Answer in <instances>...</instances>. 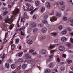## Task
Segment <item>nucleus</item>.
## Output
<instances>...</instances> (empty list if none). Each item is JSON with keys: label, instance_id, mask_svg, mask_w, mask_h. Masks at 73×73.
I'll list each match as a JSON object with an SVG mask.
<instances>
[{"label": "nucleus", "instance_id": "obj_25", "mask_svg": "<svg viewBox=\"0 0 73 73\" xmlns=\"http://www.w3.org/2000/svg\"><path fill=\"white\" fill-rule=\"evenodd\" d=\"M42 22L43 24H47L48 23V21L46 20H42Z\"/></svg>", "mask_w": 73, "mask_h": 73}, {"label": "nucleus", "instance_id": "obj_32", "mask_svg": "<svg viewBox=\"0 0 73 73\" xmlns=\"http://www.w3.org/2000/svg\"><path fill=\"white\" fill-rule=\"evenodd\" d=\"M23 54V52L21 53H18V55L19 57H21V56H22Z\"/></svg>", "mask_w": 73, "mask_h": 73}, {"label": "nucleus", "instance_id": "obj_37", "mask_svg": "<svg viewBox=\"0 0 73 73\" xmlns=\"http://www.w3.org/2000/svg\"><path fill=\"white\" fill-rule=\"evenodd\" d=\"M18 62H23L24 60H23V59L20 58L18 60Z\"/></svg>", "mask_w": 73, "mask_h": 73}, {"label": "nucleus", "instance_id": "obj_60", "mask_svg": "<svg viewBox=\"0 0 73 73\" xmlns=\"http://www.w3.org/2000/svg\"><path fill=\"white\" fill-rule=\"evenodd\" d=\"M24 62H27V63H29V61L25 60L24 61Z\"/></svg>", "mask_w": 73, "mask_h": 73}, {"label": "nucleus", "instance_id": "obj_27", "mask_svg": "<svg viewBox=\"0 0 73 73\" xmlns=\"http://www.w3.org/2000/svg\"><path fill=\"white\" fill-rule=\"evenodd\" d=\"M43 25L41 23H38L37 25V27L39 28H41V27H42Z\"/></svg>", "mask_w": 73, "mask_h": 73}, {"label": "nucleus", "instance_id": "obj_18", "mask_svg": "<svg viewBox=\"0 0 73 73\" xmlns=\"http://www.w3.org/2000/svg\"><path fill=\"white\" fill-rule=\"evenodd\" d=\"M24 20H25V18L24 17H22L21 18V23H24Z\"/></svg>", "mask_w": 73, "mask_h": 73}, {"label": "nucleus", "instance_id": "obj_2", "mask_svg": "<svg viewBox=\"0 0 73 73\" xmlns=\"http://www.w3.org/2000/svg\"><path fill=\"white\" fill-rule=\"evenodd\" d=\"M50 20L52 23H53V22H54V21H57V18L55 16H53L50 17Z\"/></svg>", "mask_w": 73, "mask_h": 73}, {"label": "nucleus", "instance_id": "obj_35", "mask_svg": "<svg viewBox=\"0 0 73 73\" xmlns=\"http://www.w3.org/2000/svg\"><path fill=\"white\" fill-rule=\"evenodd\" d=\"M67 62L68 64H70L72 62V60H67Z\"/></svg>", "mask_w": 73, "mask_h": 73}, {"label": "nucleus", "instance_id": "obj_13", "mask_svg": "<svg viewBox=\"0 0 73 73\" xmlns=\"http://www.w3.org/2000/svg\"><path fill=\"white\" fill-rule=\"evenodd\" d=\"M45 10V8L44 7H42V8L41 9V11L42 13H43L44 12Z\"/></svg>", "mask_w": 73, "mask_h": 73}, {"label": "nucleus", "instance_id": "obj_58", "mask_svg": "<svg viewBox=\"0 0 73 73\" xmlns=\"http://www.w3.org/2000/svg\"><path fill=\"white\" fill-rule=\"evenodd\" d=\"M68 53H73V52L71 50H68Z\"/></svg>", "mask_w": 73, "mask_h": 73}, {"label": "nucleus", "instance_id": "obj_34", "mask_svg": "<svg viewBox=\"0 0 73 73\" xmlns=\"http://www.w3.org/2000/svg\"><path fill=\"white\" fill-rule=\"evenodd\" d=\"M70 11V8L69 7H68L66 10V12H69V11Z\"/></svg>", "mask_w": 73, "mask_h": 73}, {"label": "nucleus", "instance_id": "obj_59", "mask_svg": "<svg viewBox=\"0 0 73 73\" xmlns=\"http://www.w3.org/2000/svg\"><path fill=\"white\" fill-rule=\"evenodd\" d=\"M21 35H23V36H24V34L23 33V31H21Z\"/></svg>", "mask_w": 73, "mask_h": 73}, {"label": "nucleus", "instance_id": "obj_24", "mask_svg": "<svg viewBox=\"0 0 73 73\" xmlns=\"http://www.w3.org/2000/svg\"><path fill=\"white\" fill-rule=\"evenodd\" d=\"M46 37L45 36H42L40 38V40L41 41H43L45 40Z\"/></svg>", "mask_w": 73, "mask_h": 73}, {"label": "nucleus", "instance_id": "obj_23", "mask_svg": "<svg viewBox=\"0 0 73 73\" xmlns=\"http://www.w3.org/2000/svg\"><path fill=\"white\" fill-rule=\"evenodd\" d=\"M51 34L52 36L53 37H56L57 35V33H51Z\"/></svg>", "mask_w": 73, "mask_h": 73}, {"label": "nucleus", "instance_id": "obj_36", "mask_svg": "<svg viewBox=\"0 0 73 73\" xmlns=\"http://www.w3.org/2000/svg\"><path fill=\"white\" fill-rule=\"evenodd\" d=\"M33 19L34 20H35V19H37V15H34L33 17Z\"/></svg>", "mask_w": 73, "mask_h": 73}, {"label": "nucleus", "instance_id": "obj_14", "mask_svg": "<svg viewBox=\"0 0 73 73\" xmlns=\"http://www.w3.org/2000/svg\"><path fill=\"white\" fill-rule=\"evenodd\" d=\"M37 31H38V29H37V28H35L33 30V33H36L37 32Z\"/></svg>", "mask_w": 73, "mask_h": 73}, {"label": "nucleus", "instance_id": "obj_42", "mask_svg": "<svg viewBox=\"0 0 73 73\" xmlns=\"http://www.w3.org/2000/svg\"><path fill=\"white\" fill-rule=\"evenodd\" d=\"M57 60L58 61V62H60V58H59V56L57 55Z\"/></svg>", "mask_w": 73, "mask_h": 73}, {"label": "nucleus", "instance_id": "obj_48", "mask_svg": "<svg viewBox=\"0 0 73 73\" xmlns=\"http://www.w3.org/2000/svg\"><path fill=\"white\" fill-rule=\"evenodd\" d=\"M20 40L19 39H16V42L17 43H19V41Z\"/></svg>", "mask_w": 73, "mask_h": 73}, {"label": "nucleus", "instance_id": "obj_52", "mask_svg": "<svg viewBox=\"0 0 73 73\" xmlns=\"http://www.w3.org/2000/svg\"><path fill=\"white\" fill-rule=\"evenodd\" d=\"M67 30H68V31H71V29L70 28L67 27Z\"/></svg>", "mask_w": 73, "mask_h": 73}, {"label": "nucleus", "instance_id": "obj_41", "mask_svg": "<svg viewBox=\"0 0 73 73\" xmlns=\"http://www.w3.org/2000/svg\"><path fill=\"white\" fill-rule=\"evenodd\" d=\"M34 52V50L33 49H30L29 51V53H33Z\"/></svg>", "mask_w": 73, "mask_h": 73}, {"label": "nucleus", "instance_id": "obj_16", "mask_svg": "<svg viewBox=\"0 0 73 73\" xmlns=\"http://www.w3.org/2000/svg\"><path fill=\"white\" fill-rule=\"evenodd\" d=\"M35 5L36 6H39L40 5V2L38 1H36Z\"/></svg>", "mask_w": 73, "mask_h": 73}, {"label": "nucleus", "instance_id": "obj_6", "mask_svg": "<svg viewBox=\"0 0 73 73\" xmlns=\"http://www.w3.org/2000/svg\"><path fill=\"white\" fill-rule=\"evenodd\" d=\"M69 21L71 23V24L70 25L71 26V27H73V19L71 18H70Z\"/></svg>", "mask_w": 73, "mask_h": 73}, {"label": "nucleus", "instance_id": "obj_61", "mask_svg": "<svg viewBox=\"0 0 73 73\" xmlns=\"http://www.w3.org/2000/svg\"><path fill=\"white\" fill-rule=\"evenodd\" d=\"M23 16H27V13H25L23 14Z\"/></svg>", "mask_w": 73, "mask_h": 73}, {"label": "nucleus", "instance_id": "obj_19", "mask_svg": "<svg viewBox=\"0 0 73 73\" xmlns=\"http://www.w3.org/2000/svg\"><path fill=\"white\" fill-rule=\"evenodd\" d=\"M54 47H55V45L51 44L49 48L50 49H52L54 48Z\"/></svg>", "mask_w": 73, "mask_h": 73}, {"label": "nucleus", "instance_id": "obj_3", "mask_svg": "<svg viewBox=\"0 0 73 73\" xmlns=\"http://www.w3.org/2000/svg\"><path fill=\"white\" fill-rule=\"evenodd\" d=\"M41 31L42 33H46L47 31V28L44 27L41 29Z\"/></svg>", "mask_w": 73, "mask_h": 73}, {"label": "nucleus", "instance_id": "obj_9", "mask_svg": "<svg viewBox=\"0 0 73 73\" xmlns=\"http://www.w3.org/2000/svg\"><path fill=\"white\" fill-rule=\"evenodd\" d=\"M41 52L42 54H45L46 53V50L45 49H42L41 50Z\"/></svg>", "mask_w": 73, "mask_h": 73}, {"label": "nucleus", "instance_id": "obj_29", "mask_svg": "<svg viewBox=\"0 0 73 73\" xmlns=\"http://www.w3.org/2000/svg\"><path fill=\"white\" fill-rule=\"evenodd\" d=\"M32 28H28V30H27V32L28 33H29L30 32H31V31H32Z\"/></svg>", "mask_w": 73, "mask_h": 73}, {"label": "nucleus", "instance_id": "obj_57", "mask_svg": "<svg viewBox=\"0 0 73 73\" xmlns=\"http://www.w3.org/2000/svg\"><path fill=\"white\" fill-rule=\"evenodd\" d=\"M70 41L71 43H73V39L72 38H70Z\"/></svg>", "mask_w": 73, "mask_h": 73}, {"label": "nucleus", "instance_id": "obj_17", "mask_svg": "<svg viewBox=\"0 0 73 73\" xmlns=\"http://www.w3.org/2000/svg\"><path fill=\"white\" fill-rule=\"evenodd\" d=\"M32 40H29L27 41V43L29 45H31L32 44Z\"/></svg>", "mask_w": 73, "mask_h": 73}, {"label": "nucleus", "instance_id": "obj_64", "mask_svg": "<svg viewBox=\"0 0 73 73\" xmlns=\"http://www.w3.org/2000/svg\"><path fill=\"white\" fill-rule=\"evenodd\" d=\"M26 6H27V7H30V5L28 3L26 4Z\"/></svg>", "mask_w": 73, "mask_h": 73}, {"label": "nucleus", "instance_id": "obj_44", "mask_svg": "<svg viewBox=\"0 0 73 73\" xmlns=\"http://www.w3.org/2000/svg\"><path fill=\"white\" fill-rule=\"evenodd\" d=\"M62 25H60L58 27V29H60V30H61V29H62Z\"/></svg>", "mask_w": 73, "mask_h": 73}, {"label": "nucleus", "instance_id": "obj_4", "mask_svg": "<svg viewBox=\"0 0 73 73\" xmlns=\"http://www.w3.org/2000/svg\"><path fill=\"white\" fill-rule=\"evenodd\" d=\"M19 11V9H17L16 10V11L15 12V11L13 12V13L14 15H15V16H17V15L16 14H17L18 13Z\"/></svg>", "mask_w": 73, "mask_h": 73}, {"label": "nucleus", "instance_id": "obj_31", "mask_svg": "<svg viewBox=\"0 0 73 73\" xmlns=\"http://www.w3.org/2000/svg\"><path fill=\"white\" fill-rule=\"evenodd\" d=\"M65 8V7L64 6H62L61 8V10L62 11H64Z\"/></svg>", "mask_w": 73, "mask_h": 73}, {"label": "nucleus", "instance_id": "obj_21", "mask_svg": "<svg viewBox=\"0 0 73 73\" xmlns=\"http://www.w3.org/2000/svg\"><path fill=\"white\" fill-rule=\"evenodd\" d=\"M6 21L7 23H8L9 24H11V20H10L9 19H7V20H6Z\"/></svg>", "mask_w": 73, "mask_h": 73}, {"label": "nucleus", "instance_id": "obj_40", "mask_svg": "<svg viewBox=\"0 0 73 73\" xmlns=\"http://www.w3.org/2000/svg\"><path fill=\"white\" fill-rule=\"evenodd\" d=\"M66 45L68 46V47H70L71 46V43H68L66 44Z\"/></svg>", "mask_w": 73, "mask_h": 73}, {"label": "nucleus", "instance_id": "obj_22", "mask_svg": "<svg viewBox=\"0 0 73 73\" xmlns=\"http://www.w3.org/2000/svg\"><path fill=\"white\" fill-rule=\"evenodd\" d=\"M56 16L58 17H60L61 16V14L60 13H59L57 12L56 13Z\"/></svg>", "mask_w": 73, "mask_h": 73}, {"label": "nucleus", "instance_id": "obj_51", "mask_svg": "<svg viewBox=\"0 0 73 73\" xmlns=\"http://www.w3.org/2000/svg\"><path fill=\"white\" fill-rule=\"evenodd\" d=\"M60 69L61 70H64V69H65V67H62Z\"/></svg>", "mask_w": 73, "mask_h": 73}, {"label": "nucleus", "instance_id": "obj_1", "mask_svg": "<svg viewBox=\"0 0 73 73\" xmlns=\"http://www.w3.org/2000/svg\"><path fill=\"white\" fill-rule=\"evenodd\" d=\"M33 7H31V9H30L29 7H27V9L28 10V11L31 12L30 13V15H32V14L33 13V12H35L36 10L38 9L37 8H35L33 11Z\"/></svg>", "mask_w": 73, "mask_h": 73}, {"label": "nucleus", "instance_id": "obj_38", "mask_svg": "<svg viewBox=\"0 0 73 73\" xmlns=\"http://www.w3.org/2000/svg\"><path fill=\"white\" fill-rule=\"evenodd\" d=\"M51 70H45V72L46 73H48L49 72H50Z\"/></svg>", "mask_w": 73, "mask_h": 73}, {"label": "nucleus", "instance_id": "obj_10", "mask_svg": "<svg viewBox=\"0 0 73 73\" xmlns=\"http://www.w3.org/2000/svg\"><path fill=\"white\" fill-rule=\"evenodd\" d=\"M67 33V30H64L61 32L62 35H66Z\"/></svg>", "mask_w": 73, "mask_h": 73}, {"label": "nucleus", "instance_id": "obj_50", "mask_svg": "<svg viewBox=\"0 0 73 73\" xmlns=\"http://www.w3.org/2000/svg\"><path fill=\"white\" fill-rule=\"evenodd\" d=\"M21 66V65L20 64L19 66L18 67H17L18 70H20V69Z\"/></svg>", "mask_w": 73, "mask_h": 73}, {"label": "nucleus", "instance_id": "obj_43", "mask_svg": "<svg viewBox=\"0 0 73 73\" xmlns=\"http://www.w3.org/2000/svg\"><path fill=\"white\" fill-rule=\"evenodd\" d=\"M59 3V4H60V5H64V3L62 1H60Z\"/></svg>", "mask_w": 73, "mask_h": 73}, {"label": "nucleus", "instance_id": "obj_11", "mask_svg": "<svg viewBox=\"0 0 73 73\" xmlns=\"http://www.w3.org/2000/svg\"><path fill=\"white\" fill-rule=\"evenodd\" d=\"M30 26L31 27H36V24L35 23H32L30 25Z\"/></svg>", "mask_w": 73, "mask_h": 73}, {"label": "nucleus", "instance_id": "obj_53", "mask_svg": "<svg viewBox=\"0 0 73 73\" xmlns=\"http://www.w3.org/2000/svg\"><path fill=\"white\" fill-rule=\"evenodd\" d=\"M53 56L52 55H50L49 56V58L50 59H51V58H53Z\"/></svg>", "mask_w": 73, "mask_h": 73}, {"label": "nucleus", "instance_id": "obj_7", "mask_svg": "<svg viewBox=\"0 0 73 73\" xmlns=\"http://www.w3.org/2000/svg\"><path fill=\"white\" fill-rule=\"evenodd\" d=\"M45 5L46 7H47L48 8H49L50 7V3L48 2L46 3L45 4Z\"/></svg>", "mask_w": 73, "mask_h": 73}, {"label": "nucleus", "instance_id": "obj_8", "mask_svg": "<svg viewBox=\"0 0 73 73\" xmlns=\"http://www.w3.org/2000/svg\"><path fill=\"white\" fill-rule=\"evenodd\" d=\"M25 58L26 59H28V58H31V56H29V55L28 54H27L25 55Z\"/></svg>", "mask_w": 73, "mask_h": 73}, {"label": "nucleus", "instance_id": "obj_45", "mask_svg": "<svg viewBox=\"0 0 73 73\" xmlns=\"http://www.w3.org/2000/svg\"><path fill=\"white\" fill-rule=\"evenodd\" d=\"M14 49H15V45L14 44H12L11 45V49L13 50Z\"/></svg>", "mask_w": 73, "mask_h": 73}, {"label": "nucleus", "instance_id": "obj_47", "mask_svg": "<svg viewBox=\"0 0 73 73\" xmlns=\"http://www.w3.org/2000/svg\"><path fill=\"white\" fill-rule=\"evenodd\" d=\"M7 13H8V11H7L4 12L3 13V16L7 14Z\"/></svg>", "mask_w": 73, "mask_h": 73}, {"label": "nucleus", "instance_id": "obj_12", "mask_svg": "<svg viewBox=\"0 0 73 73\" xmlns=\"http://www.w3.org/2000/svg\"><path fill=\"white\" fill-rule=\"evenodd\" d=\"M62 41H66L67 40V38L65 37H63L61 38Z\"/></svg>", "mask_w": 73, "mask_h": 73}, {"label": "nucleus", "instance_id": "obj_54", "mask_svg": "<svg viewBox=\"0 0 73 73\" xmlns=\"http://www.w3.org/2000/svg\"><path fill=\"white\" fill-rule=\"evenodd\" d=\"M48 17V16L47 15H46L44 16V18L45 19H46Z\"/></svg>", "mask_w": 73, "mask_h": 73}, {"label": "nucleus", "instance_id": "obj_28", "mask_svg": "<svg viewBox=\"0 0 73 73\" xmlns=\"http://www.w3.org/2000/svg\"><path fill=\"white\" fill-rule=\"evenodd\" d=\"M11 68L13 69H14L16 68V65L15 64H13L11 65Z\"/></svg>", "mask_w": 73, "mask_h": 73}, {"label": "nucleus", "instance_id": "obj_46", "mask_svg": "<svg viewBox=\"0 0 73 73\" xmlns=\"http://www.w3.org/2000/svg\"><path fill=\"white\" fill-rule=\"evenodd\" d=\"M53 66H54L53 64V63H50L49 66L50 68H52V67Z\"/></svg>", "mask_w": 73, "mask_h": 73}, {"label": "nucleus", "instance_id": "obj_5", "mask_svg": "<svg viewBox=\"0 0 73 73\" xmlns=\"http://www.w3.org/2000/svg\"><path fill=\"white\" fill-rule=\"evenodd\" d=\"M59 49L60 51H63L65 50V47L63 46H60L59 47Z\"/></svg>", "mask_w": 73, "mask_h": 73}, {"label": "nucleus", "instance_id": "obj_55", "mask_svg": "<svg viewBox=\"0 0 73 73\" xmlns=\"http://www.w3.org/2000/svg\"><path fill=\"white\" fill-rule=\"evenodd\" d=\"M5 25H6V22H4L2 24V25L3 26H5Z\"/></svg>", "mask_w": 73, "mask_h": 73}, {"label": "nucleus", "instance_id": "obj_62", "mask_svg": "<svg viewBox=\"0 0 73 73\" xmlns=\"http://www.w3.org/2000/svg\"><path fill=\"white\" fill-rule=\"evenodd\" d=\"M54 51H55V50H51L50 51V53H53V52H54Z\"/></svg>", "mask_w": 73, "mask_h": 73}, {"label": "nucleus", "instance_id": "obj_56", "mask_svg": "<svg viewBox=\"0 0 73 73\" xmlns=\"http://www.w3.org/2000/svg\"><path fill=\"white\" fill-rule=\"evenodd\" d=\"M51 61V59L49 58V59H48L46 61L47 62H49V61Z\"/></svg>", "mask_w": 73, "mask_h": 73}, {"label": "nucleus", "instance_id": "obj_49", "mask_svg": "<svg viewBox=\"0 0 73 73\" xmlns=\"http://www.w3.org/2000/svg\"><path fill=\"white\" fill-rule=\"evenodd\" d=\"M32 54L33 55V56H34V55H36V54H37V53L36 52H33Z\"/></svg>", "mask_w": 73, "mask_h": 73}, {"label": "nucleus", "instance_id": "obj_15", "mask_svg": "<svg viewBox=\"0 0 73 73\" xmlns=\"http://www.w3.org/2000/svg\"><path fill=\"white\" fill-rule=\"evenodd\" d=\"M67 20H68V18L66 17L65 16L63 17V18L62 19L63 21H66Z\"/></svg>", "mask_w": 73, "mask_h": 73}, {"label": "nucleus", "instance_id": "obj_63", "mask_svg": "<svg viewBox=\"0 0 73 73\" xmlns=\"http://www.w3.org/2000/svg\"><path fill=\"white\" fill-rule=\"evenodd\" d=\"M12 60L11 59H10L8 60V62H12Z\"/></svg>", "mask_w": 73, "mask_h": 73}, {"label": "nucleus", "instance_id": "obj_33", "mask_svg": "<svg viewBox=\"0 0 73 73\" xmlns=\"http://www.w3.org/2000/svg\"><path fill=\"white\" fill-rule=\"evenodd\" d=\"M4 10H5V11H7V8H1V12H3Z\"/></svg>", "mask_w": 73, "mask_h": 73}, {"label": "nucleus", "instance_id": "obj_26", "mask_svg": "<svg viewBox=\"0 0 73 73\" xmlns=\"http://www.w3.org/2000/svg\"><path fill=\"white\" fill-rule=\"evenodd\" d=\"M5 66V67L7 68H9V64L8 63H6Z\"/></svg>", "mask_w": 73, "mask_h": 73}, {"label": "nucleus", "instance_id": "obj_20", "mask_svg": "<svg viewBox=\"0 0 73 73\" xmlns=\"http://www.w3.org/2000/svg\"><path fill=\"white\" fill-rule=\"evenodd\" d=\"M7 34L6 33L5 35V41H4V43H6V42H7L8 41V40H6V38H7Z\"/></svg>", "mask_w": 73, "mask_h": 73}, {"label": "nucleus", "instance_id": "obj_30", "mask_svg": "<svg viewBox=\"0 0 73 73\" xmlns=\"http://www.w3.org/2000/svg\"><path fill=\"white\" fill-rule=\"evenodd\" d=\"M26 67H27V64H24L22 66V69H25Z\"/></svg>", "mask_w": 73, "mask_h": 73}, {"label": "nucleus", "instance_id": "obj_39", "mask_svg": "<svg viewBox=\"0 0 73 73\" xmlns=\"http://www.w3.org/2000/svg\"><path fill=\"white\" fill-rule=\"evenodd\" d=\"M13 27V25H11L10 27H9V29L10 30H11L12 29Z\"/></svg>", "mask_w": 73, "mask_h": 73}]
</instances>
